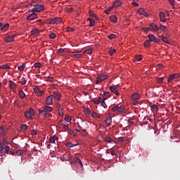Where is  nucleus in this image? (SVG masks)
<instances>
[{
    "instance_id": "nucleus-8",
    "label": "nucleus",
    "mask_w": 180,
    "mask_h": 180,
    "mask_svg": "<svg viewBox=\"0 0 180 180\" xmlns=\"http://www.w3.org/2000/svg\"><path fill=\"white\" fill-rule=\"evenodd\" d=\"M148 28L151 29L152 32H157L159 30L158 26L155 25V23H150V27H148Z\"/></svg>"
},
{
    "instance_id": "nucleus-27",
    "label": "nucleus",
    "mask_w": 180,
    "mask_h": 180,
    "mask_svg": "<svg viewBox=\"0 0 180 180\" xmlns=\"http://www.w3.org/2000/svg\"><path fill=\"white\" fill-rule=\"evenodd\" d=\"M77 146H78L77 143L73 144V143H70V142L66 143V147H68V148H73V147H76Z\"/></svg>"
},
{
    "instance_id": "nucleus-57",
    "label": "nucleus",
    "mask_w": 180,
    "mask_h": 180,
    "mask_svg": "<svg viewBox=\"0 0 180 180\" xmlns=\"http://www.w3.org/2000/svg\"><path fill=\"white\" fill-rule=\"evenodd\" d=\"M151 108L155 111L158 110V105H152Z\"/></svg>"
},
{
    "instance_id": "nucleus-31",
    "label": "nucleus",
    "mask_w": 180,
    "mask_h": 180,
    "mask_svg": "<svg viewBox=\"0 0 180 180\" xmlns=\"http://www.w3.org/2000/svg\"><path fill=\"white\" fill-rule=\"evenodd\" d=\"M25 67H26L25 65L22 64V65L18 66V70L24 71V69L25 68Z\"/></svg>"
},
{
    "instance_id": "nucleus-30",
    "label": "nucleus",
    "mask_w": 180,
    "mask_h": 180,
    "mask_svg": "<svg viewBox=\"0 0 180 180\" xmlns=\"http://www.w3.org/2000/svg\"><path fill=\"white\" fill-rule=\"evenodd\" d=\"M91 116H92V118H98V119L101 118V115L97 114L96 112H92Z\"/></svg>"
},
{
    "instance_id": "nucleus-15",
    "label": "nucleus",
    "mask_w": 180,
    "mask_h": 180,
    "mask_svg": "<svg viewBox=\"0 0 180 180\" xmlns=\"http://www.w3.org/2000/svg\"><path fill=\"white\" fill-rule=\"evenodd\" d=\"M138 13H139L140 15H143V16H145V17H146V18L148 17V13H146V12L144 11V9H143V8H140L139 10H138Z\"/></svg>"
},
{
    "instance_id": "nucleus-13",
    "label": "nucleus",
    "mask_w": 180,
    "mask_h": 180,
    "mask_svg": "<svg viewBox=\"0 0 180 180\" xmlns=\"http://www.w3.org/2000/svg\"><path fill=\"white\" fill-rule=\"evenodd\" d=\"M140 98V95L138 93H134L131 94V99L133 101H138Z\"/></svg>"
},
{
    "instance_id": "nucleus-2",
    "label": "nucleus",
    "mask_w": 180,
    "mask_h": 180,
    "mask_svg": "<svg viewBox=\"0 0 180 180\" xmlns=\"http://www.w3.org/2000/svg\"><path fill=\"white\" fill-rule=\"evenodd\" d=\"M25 118L26 119H30L31 120L32 118V117L34 116V109L32 108H30L29 110L25 111V112L24 113Z\"/></svg>"
},
{
    "instance_id": "nucleus-41",
    "label": "nucleus",
    "mask_w": 180,
    "mask_h": 180,
    "mask_svg": "<svg viewBox=\"0 0 180 180\" xmlns=\"http://www.w3.org/2000/svg\"><path fill=\"white\" fill-rule=\"evenodd\" d=\"M159 30H160L163 32H166L167 31V27L161 25L159 26Z\"/></svg>"
},
{
    "instance_id": "nucleus-62",
    "label": "nucleus",
    "mask_w": 180,
    "mask_h": 180,
    "mask_svg": "<svg viewBox=\"0 0 180 180\" xmlns=\"http://www.w3.org/2000/svg\"><path fill=\"white\" fill-rule=\"evenodd\" d=\"M143 32H148V31H151V29L150 27H145L143 28Z\"/></svg>"
},
{
    "instance_id": "nucleus-25",
    "label": "nucleus",
    "mask_w": 180,
    "mask_h": 180,
    "mask_svg": "<svg viewBox=\"0 0 180 180\" xmlns=\"http://www.w3.org/2000/svg\"><path fill=\"white\" fill-rule=\"evenodd\" d=\"M110 21L114 22V23H117V17H116L115 15H112V16H110Z\"/></svg>"
},
{
    "instance_id": "nucleus-50",
    "label": "nucleus",
    "mask_w": 180,
    "mask_h": 180,
    "mask_svg": "<svg viewBox=\"0 0 180 180\" xmlns=\"http://www.w3.org/2000/svg\"><path fill=\"white\" fill-rule=\"evenodd\" d=\"M65 120H66L67 122H71L72 118H71V117H70V116H66V117H65Z\"/></svg>"
},
{
    "instance_id": "nucleus-17",
    "label": "nucleus",
    "mask_w": 180,
    "mask_h": 180,
    "mask_svg": "<svg viewBox=\"0 0 180 180\" xmlns=\"http://www.w3.org/2000/svg\"><path fill=\"white\" fill-rule=\"evenodd\" d=\"M7 134V131H6L5 128L2 126H0V136H5Z\"/></svg>"
},
{
    "instance_id": "nucleus-61",
    "label": "nucleus",
    "mask_w": 180,
    "mask_h": 180,
    "mask_svg": "<svg viewBox=\"0 0 180 180\" xmlns=\"http://www.w3.org/2000/svg\"><path fill=\"white\" fill-rule=\"evenodd\" d=\"M92 102H94V104L98 105L99 103H101L102 101H101V100H94L92 101Z\"/></svg>"
},
{
    "instance_id": "nucleus-56",
    "label": "nucleus",
    "mask_w": 180,
    "mask_h": 180,
    "mask_svg": "<svg viewBox=\"0 0 180 180\" xmlns=\"http://www.w3.org/2000/svg\"><path fill=\"white\" fill-rule=\"evenodd\" d=\"M58 115L63 117V112L62 108H58Z\"/></svg>"
},
{
    "instance_id": "nucleus-14",
    "label": "nucleus",
    "mask_w": 180,
    "mask_h": 180,
    "mask_svg": "<svg viewBox=\"0 0 180 180\" xmlns=\"http://www.w3.org/2000/svg\"><path fill=\"white\" fill-rule=\"evenodd\" d=\"M159 18L160 19L161 22H167V19H165V14L163 12L159 13Z\"/></svg>"
},
{
    "instance_id": "nucleus-54",
    "label": "nucleus",
    "mask_w": 180,
    "mask_h": 180,
    "mask_svg": "<svg viewBox=\"0 0 180 180\" xmlns=\"http://www.w3.org/2000/svg\"><path fill=\"white\" fill-rule=\"evenodd\" d=\"M11 68L7 65H2V66H0V69H10Z\"/></svg>"
},
{
    "instance_id": "nucleus-52",
    "label": "nucleus",
    "mask_w": 180,
    "mask_h": 180,
    "mask_svg": "<svg viewBox=\"0 0 180 180\" xmlns=\"http://www.w3.org/2000/svg\"><path fill=\"white\" fill-rule=\"evenodd\" d=\"M163 79H164V77H160V78L157 79V83H158V84L163 83Z\"/></svg>"
},
{
    "instance_id": "nucleus-3",
    "label": "nucleus",
    "mask_w": 180,
    "mask_h": 180,
    "mask_svg": "<svg viewBox=\"0 0 180 180\" xmlns=\"http://www.w3.org/2000/svg\"><path fill=\"white\" fill-rule=\"evenodd\" d=\"M180 77V75L179 74H172L169 76V78L167 79V82L172 83V81L174 79H177Z\"/></svg>"
},
{
    "instance_id": "nucleus-47",
    "label": "nucleus",
    "mask_w": 180,
    "mask_h": 180,
    "mask_svg": "<svg viewBox=\"0 0 180 180\" xmlns=\"http://www.w3.org/2000/svg\"><path fill=\"white\" fill-rule=\"evenodd\" d=\"M102 95H103V96H105L107 98L110 97V94L108 91L104 92Z\"/></svg>"
},
{
    "instance_id": "nucleus-59",
    "label": "nucleus",
    "mask_w": 180,
    "mask_h": 180,
    "mask_svg": "<svg viewBox=\"0 0 180 180\" xmlns=\"http://www.w3.org/2000/svg\"><path fill=\"white\" fill-rule=\"evenodd\" d=\"M70 53H72V54L80 53H82V51L75 50V51H70Z\"/></svg>"
},
{
    "instance_id": "nucleus-9",
    "label": "nucleus",
    "mask_w": 180,
    "mask_h": 180,
    "mask_svg": "<svg viewBox=\"0 0 180 180\" xmlns=\"http://www.w3.org/2000/svg\"><path fill=\"white\" fill-rule=\"evenodd\" d=\"M37 14L34 12H32L29 16H27V20H34V19H37Z\"/></svg>"
},
{
    "instance_id": "nucleus-60",
    "label": "nucleus",
    "mask_w": 180,
    "mask_h": 180,
    "mask_svg": "<svg viewBox=\"0 0 180 180\" xmlns=\"http://www.w3.org/2000/svg\"><path fill=\"white\" fill-rule=\"evenodd\" d=\"M75 131L79 132L80 131H82V127H80V126H79V125L77 126V127H75Z\"/></svg>"
},
{
    "instance_id": "nucleus-19",
    "label": "nucleus",
    "mask_w": 180,
    "mask_h": 180,
    "mask_svg": "<svg viewBox=\"0 0 180 180\" xmlns=\"http://www.w3.org/2000/svg\"><path fill=\"white\" fill-rule=\"evenodd\" d=\"M148 39H150V40H148V41H153L155 40H158V39L155 38V35L151 34H148Z\"/></svg>"
},
{
    "instance_id": "nucleus-1",
    "label": "nucleus",
    "mask_w": 180,
    "mask_h": 180,
    "mask_svg": "<svg viewBox=\"0 0 180 180\" xmlns=\"http://www.w3.org/2000/svg\"><path fill=\"white\" fill-rule=\"evenodd\" d=\"M34 8L29 10L30 13H39L44 11V6L43 5H37V6H34Z\"/></svg>"
},
{
    "instance_id": "nucleus-37",
    "label": "nucleus",
    "mask_w": 180,
    "mask_h": 180,
    "mask_svg": "<svg viewBox=\"0 0 180 180\" xmlns=\"http://www.w3.org/2000/svg\"><path fill=\"white\" fill-rule=\"evenodd\" d=\"M52 20H55V22H58V25H59L60 23H61L63 21L61 20L60 18H53L51 19Z\"/></svg>"
},
{
    "instance_id": "nucleus-42",
    "label": "nucleus",
    "mask_w": 180,
    "mask_h": 180,
    "mask_svg": "<svg viewBox=\"0 0 180 180\" xmlns=\"http://www.w3.org/2000/svg\"><path fill=\"white\" fill-rule=\"evenodd\" d=\"M42 66V64L41 63H36L34 64V68H39Z\"/></svg>"
},
{
    "instance_id": "nucleus-28",
    "label": "nucleus",
    "mask_w": 180,
    "mask_h": 180,
    "mask_svg": "<svg viewBox=\"0 0 180 180\" xmlns=\"http://www.w3.org/2000/svg\"><path fill=\"white\" fill-rule=\"evenodd\" d=\"M104 142L109 143L111 142H114V141L111 140V138L110 136H107L104 139Z\"/></svg>"
},
{
    "instance_id": "nucleus-32",
    "label": "nucleus",
    "mask_w": 180,
    "mask_h": 180,
    "mask_svg": "<svg viewBox=\"0 0 180 180\" xmlns=\"http://www.w3.org/2000/svg\"><path fill=\"white\" fill-rule=\"evenodd\" d=\"M87 20L90 21V27H94L95 26V20L92 18H89Z\"/></svg>"
},
{
    "instance_id": "nucleus-64",
    "label": "nucleus",
    "mask_w": 180,
    "mask_h": 180,
    "mask_svg": "<svg viewBox=\"0 0 180 180\" xmlns=\"http://www.w3.org/2000/svg\"><path fill=\"white\" fill-rule=\"evenodd\" d=\"M55 141L56 140H54V138H50L49 139V142L52 144H54L55 143Z\"/></svg>"
},
{
    "instance_id": "nucleus-33",
    "label": "nucleus",
    "mask_w": 180,
    "mask_h": 180,
    "mask_svg": "<svg viewBox=\"0 0 180 180\" xmlns=\"http://www.w3.org/2000/svg\"><path fill=\"white\" fill-rule=\"evenodd\" d=\"M105 100H107V98H104V99L102 100V102L100 103L104 108H107V104L105 103V102H104L105 101Z\"/></svg>"
},
{
    "instance_id": "nucleus-20",
    "label": "nucleus",
    "mask_w": 180,
    "mask_h": 180,
    "mask_svg": "<svg viewBox=\"0 0 180 180\" xmlns=\"http://www.w3.org/2000/svg\"><path fill=\"white\" fill-rule=\"evenodd\" d=\"M31 34L38 36L39 34V30L37 28L31 30Z\"/></svg>"
},
{
    "instance_id": "nucleus-10",
    "label": "nucleus",
    "mask_w": 180,
    "mask_h": 180,
    "mask_svg": "<svg viewBox=\"0 0 180 180\" xmlns=\"http://www.w3.org/2000/svg\"><path fill=\"white\" fill-rule=\"evenodd\" d=\"M15 34H12L8 37H6L5 38V42H13L14 41V37H15Z\"/></svg>"
},
{
    "instance_id": "nucleus-45",
    "label": "nucleus",
    "mask_w": 180,
    "mask_h": 180,
    "mask_svg": "<svg viewBox=\"0 0 180 180\" xmlns=\"http://www.w3.org/2000/svg\"><path fill=\"white\" fill-rule=\"evenodd\" d=\"M107 78H108L107 76L102 75V76H99L98 79H99V80H105V79H107Z\"/></svg>"
},
{
    "instance_id": "nucleus-63",
    "label": "nucleus",
    "mask_w": 180,
    "mask_h": 180,
    "mask_svg": "<svg viewBox=\"0 0 180 180\" xmlns=\"http://www.w3.org/2000/svg\"><path fill=\"white\" fill-rule=\"evenodd\" d=\"M4 150H5V153H8L9 146H5V148H4Z\"/></svg>"
},
{
    "instance_id": "nucleus-53",
    "label": "nucleus",
    "mask_w": 180,
    "mask_h": 180,
    "mask_svg": "<svg viewBox=\"0 0 180 180\" xmlns=\"http://www.w3.org/2000/svg\"><path fill=\"white\" fill-rule=\"evenodd\" d=\"M75 31V28H71L70 27H67V32H73Z\"/></svg>"
},
{
    "instance_id": "nucleus-55",
    "label": "nucleus",
    "mask_w": 180,
    "mask_h": 180,
    "mask_svg": "<svg viewBox=\"0 0 180 180\" xmlns=\"http://www.w3.org/2000/svg\"><path fill=\"white\" fill-rule=\"evenodd\" d=\"M124 141V139H123V137H118V143L122 144Z\"/></svg>"
},
{
    "instance_id": "nucleus-7",
    "label": "nucleus",
    "mask_w": 180,
    "mask_h": 180,
    "mask_svg": "<svg viewBox=\"0 0 180 180\" xmlns=\"http://www.w3.org/2000/svg\"><path fill=\"white\" fill-rule=\"evenodd\" d=\"M51 103H53V95L49 96L45 100V104L50 105Z\"/></svg>"
},
{
    "instance_id": "nucleus-38",
    "label": "nucleus",
    "mask_w": 180,
    "mask_h": 180,
    "mask_svg": "<svg viewBox=\"0 0 180 180\" xmlns=\"http://www.w3.org/2000/svg\"><path fill=\"white\" fill-rule=\"evenodd\" d=\"M116 53V50L115 49L109 50V55L112 56Z\"/></svg>"
},
{
    "instance_id": "nucleus-51",
    "label": "nucleus",
    "mask_w": 180,
    "mask_h": 180,
    "mask_svg": "<svg viewBox=\"0 0 180 180\" xmlns=\"http://www.w3.org/2000/svg\"><path fill=\"white\" fill-rule=\"evenodd\" d=\"M116 37V35L115 34H111L110 35L108 36V39H113L114 38Z\"/></svg>"
},
{
    "instance_id": "nucleus-43",
    "label": "nucleus",
    "mask_w": 180,
    "mask_h": 180,
    "mask_svg": "<svg viewBox=\"0 0 180 180\" xmlns=\"http://www.w3.org/2000/svg\"><path fill=\"white\" fill-rule=\"evenodd\" d=\"M56 37V34L54 32H51L49 34V38L51 39H54Z\"/></svg>"
},
{
    "instance_id": "nucleus-36",
    "label": "nucleus",
    "mask_w": 180,
    "mask_h": 180,
    "mask_svg": "<svg viewBox=\"0 0 180 180\" xmlns=\"http://www.w3.org/2000/svg\"><path fill=\"white\" fill-rule=\"evenodd\" d=\"M84 113L86 115V116H89L91 113V110L89 108H86L84 110Z\"/></svg>"
},
{
    "instance_id": "nucleus-24",
    "label": "nucleus",
    "mask_w": 180,
    "mask_h": 180,
    "mask_svg": "<svg viewBox=\"0 0 180 180\" xmlns=\"http://www.w3.org/2000/svg\"><path fill=\"white\" fill-rule=\"evenodd\" d=\"M41 110H43L44 112H52L53 111V108L46 105Z\"/></svg>"
},
{
    "instance_id": "nucleus-18",
    "label": "nucleus",
    "mask_w": 180,
    "mask_h": 180,
    "mask_svg": "<svg viewBox=\"0 0 180 180\" xmlns=\"http://www.w3.org/2000/svg\"><path fill=\"white\" fill-rule=\"evenodd\" d=\"M104 122H105V124H107L108 127L111 125L112 120H111L110 115H108L107 119L105 120V121H104Z\"/></svg>"
},
{
    "instance_id": "nucleus-21",
    "label": "nucleus",
    "mask_w": 180,
    "mask_h": 180,
    "mask_svg": "<svg viewBox=\"0 0 180 180\" xmlns=\"http://www.w3.org/2000/svg\"><path fill=\"white\" fill-rule=\"evenodd\" d=\"M74 162L78 164L79 166L82 167V160L79 159V157L75 158V159L74 160Z\"/></svg>"
},
{
    "instance_id": "nucleus-40",
    "label": "nucleus",
    "mask_w": 180,
    "mask_h": 180,
    "mask_svg": "<svg viewBox=\"0 0 180 180\" xmlns=\"http://www.w3.org/2000/svg\"><path fill=\"white\" fill-rule=\"evenodd\" d=\"M134 61H141V55L135 56Z\"/></svg>"
},
{
    "instance_id": "nucleus-16",
    "label": "nucleus",
    "mask_w": 180,
    "mask_h": 180,
    "mask_svg": "<svg viewBox=\"0 0 180 180\" xmlns=\"http://www.w3.org/2000/svg\"><path fill=\"white\" fill-rule=\"evenodd\" d=\"M9 88L12 90L15 89L17 87V84L14 83L13 81L9 80L8 82Z\"/></svg>"
},
{
    "instance_id": "nucleus-11",
    "label": "nucleus",
    "mask_w": 180,
    "mask_h": 180,
    "mask_svg": "<svg viewBox=\"0 0 180 180\" xmlns=\"http://www.w3.org/2000/svg\"><path fill=\"white\" fill-rule=\"evenodd\" d=\"M109 89H110L111 92L114 93L115 95H119L116 86H109Z\"/></svg>"
},
{
    "instance_id": "nucleus-12",
    "label": "nucleus",
    "mask_w": 180,
    "mask_h": 180,
    "mask_svg": "<svg viewBox=\"0 0 180 180\" xmlns=\"http://www.w3.org/2000/svg\"><path fill=\"white\" fill-rule=\"evenodd\" d=\"M121 5H122V2H121V1H120V0H116V1H115L112 4V7H114L115 8H117L120 7Z\"/></svg>"
},
{
    "instance_id": "nucleus-35",
    "label": "nucleus",
    "mask_w": 180,
    "mask_h": 180,
    "mask_svg": "<svg viewBox=\"0 0 180 180\" xmlns=\"http://www.w3.org/2000/svg\"><path fill=\"white\" fill-rule=\"evenodd\" d=\"M23 153L22 150H17V151H15V154H17L18 156H22Z\"/></svg>"
},
{
    "instance_id": "nucleus-22",
    "label": "nucleus",
    "mask_w": 180,
    "mask_h": 180,
    "mask_svg": "<svg viewBox=\"0 0 180 180\" xmlns=\"http://www.w3.org/2000/svg\"><path fill=\"white\" fill-rule=\"evenodd\" d=\"M162 41L167 44H170V42L168 41V38L167 37L161 36L160 37Z\"/></svg>"
},
{
    "instance_id": "nucleus-29",
    "label": "nucleus",
    "mask_w": 180,
    "mask_h": 180,
    "mask_svg": "<svg viewBox=\"0 0 180 180\" xmlns=\"http://www.w3.org/2000/svg\"><path fill=\"white\" fill-rule=\"evenodd\" d=\"M19 96L21 98V99H24V98H25V93H24L22 90L19 91Z\"/></svg>"
},
{
    "instance_id": "nucleus-39",
    "label": "nucleus",
    "mask_w": 180,
    "mask_h": 180,
    "mask_svg": "<svg viewBox=\"0 0 180 180\" xmlns=\"http://www.w3.org/2000/svg\"><path fill=\"white\" fill-rule=\"evenodd\" d=\"M49 25H58V22L55 21L54 20L49 19Z\"/></svg>"
},
{
    "instance_id": "nucleus-44",
    "label": "nucleus",
    "mask_w": 180,
    "mask_h": 180,
    "mask_svg": "<svg viewBox=\"0 0 180 180\" xmlns=\"http://www.w3.org/2000/svg\"><path fill=\"white\" fill-rule=\"evenodd\" d=\"M20 129L22 131H25L26 129H27V125L24 124H21Z\"/></svg>"
},
{
    "instance_id": "nucleus-5",
    "label": "nucleus",
    "mask_w": 180,
    "mask_h": 180,
    "mask_svg": "<svg viewBox=\"0 0 180 180\" xmlns=\"http://www.w3.org/2000/svg\"><path fill=\"white\" fill-rule=\"evenodd\" d=\"M63 120L58 122V127L60 129H62L65 130V131L71 130V129L69 128L68 125H64L63 124Z\"/></svg>"
},
{
    "instance_id": "nucleus-58",
    "label": "nucleus",
    "mask_w": 180,
    "mask_h": 180,
    "mask_svg": "<svg viewBox=\"0 0 180 180\" xmlns=\"http://www.w3.org/2000/svg\"><path fill=\"white\" fill-rule=\"evenodd\" d=\"M34 93H38V92H41L43 91L39 90V89H38V86H34Z\"/></svg>"
},
{
    "instance_id": "nucleus-48",
    "label": "nucleus",
    "mask_w": 180,
    "mask_h": 180,
    "mask_svg": "<svg viewBox=\"0 0 180 180\" xmlns=\"http://www.w3.org/2000/svg\"><path fill=\"white\" fill-rule=\"evenodd\" d=\"M40 5H42V4H38L34 1H32L30 4V6H40Z\"/></svg>"
},
{
    "instance_id": "nucleus-23",
    "label": "nucleus",
    "mask_w": 180,
    "mask_h": 180,
    "mask_svg": "<svg viewBox=\"0 0 180 180\" xmlns=\"http://www.w3.org/2000/svg\"><path fill=\"white\" fill-rule=\"evenodd\" d=\"M8 27H9V24L7 23L5 25H2L1 27V30L6 32V31L8 30Z\"/></svg>"
},
{
    "instance_id": "nucleus-6",
    "label": "nucleus",
    "mask_w": 180,
    "mask_h": 180,
    "mask_svg": "<svg viewBox=\"0 0 180 180\" xmlns=\"http://www.w3.org/2000/svg\"><path fill=\"white\" fill-rule=\"evenodd\" d=\"M50 96H53V100L56 101H60V100L61 99V94H60V93H53V95H50Z\"/></svg>"
},
{
    "instance_id": "nucleus-46",
    "label": "nucleus",
    "mask_w": 180,
    "mask_h": 180,
    "mask_svg": "<svg viewBox=\"0 0 180 180\" xmlns=\"http://www.w3.org/2000/svg\"><path fill=\"white\" fill-rule=\"evenodd\" d=\"M74 58H77V59H79V58H82V54H74L73 56Z\"/></svg>"
},
{
    "instance_id": "nucleus-34",
    "label": "nucleus",
    "mask_w": 180,
    "mask_h": 180,
    "mask_svg": "<svg viewBox=\"0 0 180 180\" xmlns=\"http://www.w3.org/2000/svg\"><path fill=\"white\" fill-rule=\"evenodd\" d=\"M26 82H27V80L25 77H22L20 79V82H19V83H20L21 85H25Z\"/></svg>"
},
{
    "instance_id": "nucleus-4",
    "label": "nucleus",
    "mask_w": 180,
    "mask_h": 180,
    "mask_svg": "<svg viewBox=\"0 0 180 180\" xmlns=\"http://www.w3.org/2000/svg\"><path fill=\"white\" fill-rule=\"evenodd\" d=\"M112 111L122 113L123 111H124V107H122V105L120 107L118 105H115V107H112Z\"/></svg>"
},
{
    "instance_id": "nucleus-26",
    "label": "nucleus",
    "mask_w": 180,
    "mask_h": 180,
    "mask_svg": "<svg viewBox=\"0 0 180 180\" xmlns=\"http://www.w3.org/2000/svg\"><path fill=\"white\" fill-rule=\"evenodd\" d=\"M151 42H152V41H148V40L145 41V42L143 43V46L145 48L150 47V46L151 45Z\"/></svg>"
},
{
    "instance_id": "nucleus-49",
    "label": "nucleus",
    "mask_w": 180,
    "mask_h": 180,
    "mask_svg": "<svg viewBox=\"0 0 180 180\" xmlns=\"http://www.w3.org/2000/svg\"><path fill=\"white\" fill-rule=\"evenodd\" d=\"M89 14L90 15L91 17H93L94 18H96V15L92 11H89Z\"/></svg>"
}]
</instances>
